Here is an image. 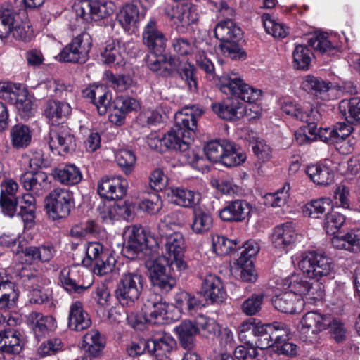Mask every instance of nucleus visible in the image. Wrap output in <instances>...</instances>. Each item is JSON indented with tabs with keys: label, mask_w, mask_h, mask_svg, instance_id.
Wrapping results in <instances>:
<instances>
[{
	"label": "nucleus",
	"mask_w": 360,
	"mask_h": 360,
	"mask_svg": "<svg viewBox=\"0 0 360 360\" xmlns=\"http://www.w3.org/2000/svg\"><path fill=\"white\" fill-rule=\"evenodd\" d=\"M165 240L162 255L148 261L146 265L152 285L167 293L176 284V272H184L188 264L184 259L186 246L183 233L174 232Z\"/></svg>",
	"instance_id": "obj_1"
},
{
	"label": "nucleus",
	"mask_w": 360,
	"mask_h": 360,
	"mask_svg": "<svg viewBox=\"0 0 360 360\" xmlns=\"http://www.w3.org/2000/svg\"><path fill=\"white\" fill-rule=\"evenodd\" d=\"M203 111L198 106L185 107L175 114V124L162 138L165 146L171 149L186 151L193 139L198 119Z\"/></svg>",
	"instance_id": "obj_2"
},
{
	"label": "nucleus",
	"mask_w": 360,
	"mask_h": 360,
	"mask_svg": "<svg viewBox=\"0 0 360 360\" xmlns=\"http://www.w3.org/2000/svg\"><path fill=\"white\" fill-rule=\"evenodd\" d=\"M298 328L301 333L305 335L317 334L329 329L331 337L337 342L346 339L347 329L341 321L316 311L305 314L300 321Z\"/></svg>",
	"instance_id": "obj_3"
},
{
	"label": "nucleus",
	"mask_w": 360,
	"mask_h": 360,
	"mask_svg": "<svg viewBox=\"0 0 360 360\" xmlns=\"http://www.w3.org/2000/svg\"><path fill=\"white\" fill-rule=\"evenodd\" d=\"M123 238L125 244L123 251L129 258L133 259L148 249L158 254L159 243L157 238L147 233L141 226L131 225L125 227Z\"/></svg>",
	"instance_id": "obj_4"
},
{
	"label": "nucleus",
	"mask_w": 360,
	"mask_h": 360,
	"mask_svg": "<svg viewBox=\"0 0 360 360\" xmlns=\"http://www.w3.org/2000/svg\"><path fill=\"white\" fill-rule=\"evenodd\" d=\"M298 266L304 275L316 281L330 276L334 269L331 258L314 251L302 255Z\"/></svg>",
	"instance_id": "obj_5"
},
{
	"label": "nucleus",
	"mask_w": 360,
	"mask_h": 360,
	"mask_svg": "<svg viewBox=\"0 0 360 360\" xmlns=\"http://www.w3.org/2000/svg\"><path fill=\"white\" fill-rule=\"evenodd\" d=\"M143 286L142 276L136 272H124L121 275L115 294L122 306L131 307L139 298Z\"/></svg>",
	"instance_id": "obj_6"
},
{
	"label": "nucleus",
	"mask_w": 360,
	"mask_h": 360,
	"mask_svg": "<svg viewBox=\"0 0 360 360\" xmlns=\"http://www.w3.org/2000/svg\"><path fill=\"white\" fill-rule=\"evenodd\" d=\"M74 205L73 193L66 188H56L46 198L47 213L53 220L68 217Z\"/></svg>",
	"instance_id": "obj_7"
},
{
	"label": "nucleus",
	"mask_w": 360,
	"mask_h": 360,
	"mask_svg": "<svg viewBox=\"0 0 360 360\" xmlns=\"http://www.w3.org/2000/svg\"><path fill=\"white\" fill-rule=\"evenodd\" d=\"M283 287L299 297L310 302L321 300L324 295V290L321 283H310L303 275L294 274L286 278Z\"/></svg>",
	"instance_id": "obj_8"
},
{
	"label": "nucleus",
	"mask_w": 360,
	"mask_h": 360,
	"mask_svg": "<svg viewBox=\"0 0 360 360\" xmlns=\"http://www.w3.org/2000/svg\"><path fill=\"white\" fill-rule=\"evenodd\" d=\"M92 46L91 35L83 32L65 46L56 58L60 62L84 63Z\"/></svg>",
	"instance_id": "obj_9"
},
{
	"label": "nucleus",
	"mask_w": 360,
	"mask_h": 360,
	"mask_svg": "<svg viewBox=\"0 0 360 360\" xmlns=\"http://www.w3.org/2000/svg\"><path fill=\"white\" fill-rule=\"evenodd\" d=\"M220 88L223 93L231 94L248 103H255L262 96L261 90L244 83L236 74L223 77Z\"/></svg>",
	"instance_id": "obj_10"
},
{
	"label": "nucleus",
	"mask_w": 360,
	"mask_h": 360,
	"mask_svg": "<svg viewBox=\"0 0 360 360\" xmlns=\"http://www.w3.org/2000/svg\"><path fill=\"white\" fill-rule=\"evenodd\" d=\"M173 308L174 306L163 301L160 295L150 293L143 302V317L146 323L160 324L169 319V312Z\"/></svg>",
	"instance_id": "obj_11"
},
{
	"label": "nucleus",
	"mask_w": 360,
	"mask_h": 360,
	"mask_svg": "<svg viewBox=\"0 0 360 360\" xmlns=\"http://www.w3.org/2000/svg\"><path fill=\"white\" fill-rule=\"evenodd\" d=\"M115 8V4L111 1L91 0H80L74 6L77 16L85 21L105 18L114 13Z\"/></svg>",
	"instance_id": "obj_12"
},
{
	"label": "nucleus",
	"mask_w": 360,
	"mask_h": 360,
	"mask_svg": "<svg viewBox=\"0 0 360 360\" xmlns=\"http://www.w3.org/2000/svg\"><path fill=\"white\" fill-rule=\"evenodd\" d=\"M165 15L176 25V29L181 30L198 20L195 9L191 4L174 2L168 4L164 10Z\"/></svg>",
	"instance_id": "obj_13"
},
{
	"label": "nucleus",
	"mask_w": 360,
	"mask_h": 360,
	"mask_svg": "<svg viewBox=\"0 0 360 360\" xmlns=\"http://www.w3.org/2000/svg\"><path fill=\"white\" fill-rule=\"evenodd\" d=\"M47 142L50 150L57 155H65L75 150L76 146L74 135L64 127L51 129Z\"/></svg>",
	"instance_id": "obj_14"
},
{
	"label": "nucleus",
	"mask_w": 360,
	"mask_h": 360,
	"mask_svg": "<svg viewBox=\"0 0 360 360\" xmlns=\"http://www.w3.org/2000/svg\"><path fill=\"white\" fill-rule=\"evenodd\" d=\"M127 185V181L121 176H105L98 181L97 191L108 200H120L126 195Z\"/></svg>",
	"instance_id": "obj_15"
},
{
	"label": "nucleus",
	"mask_w": 360,
	"mask_h": 360,
	"mask_svg": "<svg viewBox=\"0 0 360 360\" xmlns=\"http://www.w3.org/2000/svg\"><path fill=\"white\" fill-rule=\"evenodd\" d=\"M131 44L129 41L124 42L118 39L106 41L100 51L101 61L107 65L123 66Z\"/></svg>",
	"instance_id": "obj_16"
},
{
	"label": "nucleus",
	"mask_w": 360,
	"mask_h": 360,
	"mask_svg": "<svg viewBox=\"0 0 360 360\" xmlns=\"http://www.w3.org/2000/svg\"><path fill=\"white\" fill-rule=\"evenodd\" d=\"M143 44L150 51L163 53L166 48L167 38L158 27L157 22L150 19L142 33Z\"/></svg>",
	"instance_id": "obj_17"
},
{
	"label": "nucleus",
	"mask_w": 360,
	"mask_h": 360,
	"mask_svg": "<svg viewBox=\"0 0 360 360\" xmlns=\"http://www.w3.org/2000/svg\"><path fill=\"white\" fill-rule=\"evenodd\" d=\"M27 323L32 330L36 338L40 340L57 327L56 319L50 315L44 316L40 312L32 311L27 316Z\"/></svg>",
	"instance_id": "obj_18"
},
{
	"label": "nucleus",
	"mask_w": 360,
	"mask_h": 360,
	"mask_svg": "<svg viewBox=\"0 0 360 360\" xmlns=\"http://www.w3.org/2000/svg\"><path fill=\"white\" fill-rule=\"evenodd\" d=\"M83 95L91 101L99 115H105L110 109L112 98L105 86H90L83 91Z\"/></svg>",
	"instance_id": "obj_19"
},
{
	"label": "nucleus",
	"mask_w": 360,
	"mask_h": 360,
	"mask_svg": "<svg viewBox=\"0 0 360 360\" xmlns=\"http://www.w3.org/2000/svg\"><path fill=\"white\" fill-rule=\"evenodd\" d=\"M212 109L219 117L229 121H234L243 117L245 106L238 98H227L212 105Z\"/></svg>",
	"instance_id": "obj_20"
},
{
	"label": "nucleus",
	"mask_w": 360,
	"mask_h": 360,
	"mask_svg": "<svg viewBox=\"0 0 360 360\" xmlns=\"http://www.w3.org/2000/svg\"><path fill=\"white\" fill-rule=\"evenodd\" d=\"M250 212V205L245 200H235L226 203L220 210L219 217L224 221H242Z\"/></svg>",
	"instance_id": "obj_21"
},
{
	"label": "nucleus",
	"mask_w": 360,
	"mask_h": 360,
	"mask_svg": "<svg viewBox=\"0 0 360 360\" xmlns=\"http://www.w3.org/2000/svg\"><path fill=\"white\" fill-rule=\"evenodd\" d=\"M22 186L34 195H42L48 185V175L41 171L26 172L21 174Z\"/></svg>",
	"instance_id": "obj_22"
},
{
	"label": "nucleus",
	"mask_w": 360,
	"mask_h": 360,
	"mask_svg": "<svg viewBox=\"0 0 360 360\" xmlns=\"http://www.w3.org/2000/svg\"><path fill=\"white\" fill-rule=\"evenodd\" d=\"M24 338L22 333L14 328L0 331V349L8 354H18L22 349Z\"/></svg>",
	"instance_id": "obj_23"
},
{
	"label": "nucleus",
	"mask_w": 360,
	"mask_h": 360,
	"mask_svg": "<svg viewBox=\"0 0 360 360\" xmlns=\"http://www.w3.org/2000/svg\"><path fill=\"white\" fill-rule=\"evenodd\" d=\"M91 325V318L84 309L83 304L78 300L72 302L68 314V328L72 330L81 332L89 328Z\"/></svg>",
	"instance_id": "obj_24"
},
{
	"label": "nucleus",
	"mask_w": 360,
	"mask_h": 360,
	"mask_svg": "<svg viewBox=\"0 0 360 360\" xmlns=\"http://www.w3.org/2000/svg\"><path fill=\"white\" fill-rule=\"evenodd\" d=\"M59 280L64 289L70 293H82L89 286H85L77 266L64 267L60 273Z\"/></svg>",
	"instance_id": "obj_25"
},
{
	"label": "nucleus",
	"mask_w": 360,
	"mask_h": 360,
	"mask_svg": "<svg viewBox=\"0 0 360 360\" xmlns=\"http://www.w3.org/2000/svg\"><path fill=\"white\" fill-rule=\"evenodd\" d=\"M150 354L155 356L159 360L169 357L176 347L174 338L168 333H161L149 340Z\"/></svg>",
	"instance_id": "obj_26"
},
{
	"label": "nucleus",
	"mask_w": 360,
	"mask_h": 360,
	"mask_svg": "<svg viewBox=\"0 0 360 360\" xmlns=\"http://www.w3.org/2000/svg\"><path fill=\"white\" fill-rule=\"evenodd\" d=\"M71 112V106L66 102L49 100L44 104V114L52 124L63 122L70 115Z\"/></svg>",
	"instance_id": "obj_27"
},
{
	"label": "nucleus",
	"mask_w": 360,
	"mask_h": 360,
	"mask_svg": "<svg viewBox=\"0 0 360 360\" xmlns=\"http://www.w3.org/2000/svg\"><path fill=\"white\" fill-rule=\"evenodd\" d=\"M272 302L278 311L285 314H294L303 310L305 301L292 292H285L276 296Z\"/></svg>",
	"instance_id": "obj_28"
},
{
	"label": "nucleus",
	"mask_w": 360,
	"mask_h": 360,
	"mask_svg": "<svg viewBox=\"0 0 360 360\" xmlns=\"http://www.w3.org/2000/svg\"><path fill=\"white\" fill-rule=\"evenodd\" d=\"M296 237L294 226L287 223L274 228L271 234V243L276 248L284 250L295 241Z\"/></svg>",
	"instance_id": "obj_29"
},
{
	"label": "nucleus",
	"mask_w": 360,
	"mask_h": 360,
	"mask_svg": "<svg viewBox=\"0 0 360 360\" xmlns=\"http://www.w3.org/2000/svg\"><path fill=\"white\" fill-rule=\"evenodd\" d=\"M201 292L204 297L211 302L221 301L226 295L221 279L214 274L205 276L202 281Z\"/></svg>",
	"instance_id": "obj_30"
},
{
	"label": "nucleus",
	"mask_w": 360,
	"mask_h": 360,
	"mask_svg": "<svg viewBox=\"0 0 360 360\" xmlns=\"http://www.w3.org/2000/svg\"><path fill=\"white\" fill-rule=\"evenodd\" d=\"M281 108L286 115L300 121L312 120L316 118L315 116L318 115V111L315 108L312 107L302 108L290 99L282 101Z\"/></svg>",
	"instance_id": "obj_31"
},
{
	"label": "nucleus",
	"mask_w": 360,
	"mask_h": 360,
	"mask_svg": "<svg viewBox=\"0 0 360 360\" xmlns=\"http://www.w3.org/2000/svg\"><path fill=\"white\" fill-rule=\"evenodd\" d=\"M213 219L211 214L206 210L195 207L193 210L191 229L197 235H203L212 229Z\"/></svg>",
	"instance_id": "obj_32"
},
{
	"label": "nucleus",
	"mask_w": 360,
	"mask_h": 360,
	"mask_svg": "<svg viewBox=\"0 0 360 360\" xmlns=\"http://www.w3.org/2000/svg\"><path fill=\"white\" fill-rule=\"evenodd\" d=\"M301 86L304 91L311 92L323 100L330 98L328 92L332 89V84L320 77L310 75H307L304 77Z\"/></svg>",
	"instance_id": "obj_33"
},
{
	"label": "nucleus",
	"mask_w": 360,
	"mask_h": 360,
	"mask_svg": "<svg viewBox=\"0 0 360 360\" xmlns=\"http://www.w3.org/2000/svg\"><path fill=\"white\" fill-rule=\"evenodd\" d=\"M242 30L231 19H226L219 22L214 30L216 37L223 42L236 41L242 37Z\"/></svg>",
	"instance_id": "obj_34"
},
{
	"label": "nucleus",
	"mask_w": 360,
	"mask_h": 360,
	"mask_svg": "<svg viewBox=\"0 0 360 360\" xmlns=\"http://www.w3.org/2000/svg\"><path fill=\"white\" fill-rule=\"evenodd\" d=\"M331 243L337 249L357 251L360 248V229H352L342 236H333Z\"/></svg>",
	"instance_id": "obj_35"
},
{
	"label": "nucleus",
	"mask_w": 360,
	"mask_h": 360,
	"mask_svg": "<svg viewBox=\"0 0 360 360\" xmlns=\"http://www.w3.org/2000/svg\"><path fill=\"white\" fill-rule=\"evenodd\" d=\"M175 331L181 345L187 350H191L195 346V335L198 333L196 325L190 321H184L175 328Z\"/></svg>",
	"instance_id": "obj_36"
},
{
	"label": "nucleus",
	"mask_w": 360,
	"mask_h": 360,
	"mask_svg": "<svg viewBox=\"0 0 360 360\" xmlns=\"http://www.w3.org/2000/svg\"><path fill=\"white\" fill-rule=\"evenodd\" d=\"M105 339L96 329H91L83 337L82 349L93 356H96L105 347Z\"/></svg>",
	"instance_id": "obj_37"
},
{
	"label": "nucleus",
	"mask_w": 360,
	"mask_h": 360,
	"mask_svg": "<svg viewBox=\"0 0 360 360\" xmlns=\"http://www.w3.org/2000/svg\"><path fill=\"white\" fill-rule=\"evenodd\" d=\"M16 13L11 5L3 4L0 6V38H6L11 35L15 28Z\"/></svg>",
	"instance_id": "obj_38"
},
{
	"label": "nucleus",
	"mask_w": 360,
	"mask_h": 360,
	"mask_svg": "<svg viewBox=\"0 0 360 360\" xmlns=\"http://www.w3.org/2000/svg\"><path fill=\"white\" fill-rule=\"evenodd\" d=\"M306 173L310 179L317 185L327 186L334 179L332 170L323 165L315 164L307 167Z\"/></svg>",
	"instance_id": "obj_39"
},
{
	"label": "nucleus",
	"mask_w": 360,
	"mask_h": 360,
	"mask_svg": "<svg viewBox=\"0 0 360 360\" xmlns=\"http://www.w3.org/2000/svg\"><path fill=\"white\" fill-rule=\"evenodd\" d=\"M172 198L176 205L184 207H193L200 201V193L182 187L171 190Z\"/></svg>",
	"instance_id": "obj_40"
},
{
	"label": "nucleus",
	"mask_w": 360,
	"mask_h": 360,
	"mask_svg": "<svg viewBox=\"0 0 360 360\" xmlns=\"http://www.w3.org/2000/svg\"><path fill=\"white\" fill-rule=\"evenodd\" d=\"M10 139L14 148L24 149L27 148L31 143L32 132L27 126L16 124L11 129Z\"/></svg>",
	"instance_id": "obj_41"
},
{
	"label": "nucleus",
	"mask_w": 360,
	"mask_h": 360,
	"mask_svg": "<svg viewBox=\"0 0 360 360\" xmlns=\"http://www.w3.org/2000/svg\"><path fill=\"white\" fill-rule=\"evenodd\" d=\"M223 153L221 163L228 167L238 166L246 159L245 154L240 151L238 146L228 140L225 142Z\"/></svg>",
	"instance_id": "obj_42"
},
{
	"label": "nucleus",
	"mask_w": 360,
	"mask_h": 360,
	"mask_svg": "<svg viewBox=\"0 0 360 360\" xmlns=\"http://www.w3.org/2000/svg\"><path fill=\"white\" fill-rule=\"evenodd\" d=\"M55 179L63 184L75 185L82 179L80 169L75 165H67L54 170Z\"/></svg>",
	"instance_id": "obj_43"
},
{
	"label": "nucleus",
	"mask_w": 360,
	"mask_h": 360,
	"mask_svg": "<svg viewBox=\"0 0 360 360\" xmlns=\"http://www.w3.org/2000/svg\"><path fill=\"white\" fill-rule=\"evenodd\" d=\"M196 326L202 336L210 340H214L221 333V328L217 321L203 315L197 317Z\"/></svg>",
	"instance_id": "obj_44"
},
{
	"label": "nucleus",
	"mask_w": 360,
	"mask_h": 360,
	"mask_svg": "<svg viewBox=\"0 0 360 360\" xmlns=\"http://www.w3.org/2000/svg\"><path fill=\"white\" fill-rule=\"evenodd\" d=\"M339 109L348 122L360 123V98L341 101Z\"/></svg>",
	"instance_id": "obj_45"
},
{
	"label": "nucleus",
	"mask_w": 360,
	"mask_h": 360,
	"mask_svg": "<svg viewBox=\"0 0 360 360\" xmlns=\"http://www.w3.org/2000/svg\"><path fill=\"white\" fill-rule=\"evenodd\" d=\"M262 18L266 32L274 37L283 39L289 34V27L278 20L273 18L269 14L264 13Z\"/></svg>",
	"instance_id": "obj_46"
},
{
	"label": "nucleus",
	"mask_w": 360,
	"mask_h": 360,
	"mask_svg": "<svg viewBox=\"0 0 360 360\" xmlns=\"http://www.w3.org/2000/svg\"><path fill=\"white\" fill-rule=\"evenodd\" d=\"M139 12L138 7L131 4L125 5L117 14V20L125 30H130L139 20Z\"/></svg>",
	"instance_id": "obj_47"
},
{
	"label": "nucleus",
	"mask_w": 360,
	"mask_h": 360,
	"mask_svg": "<svg viewBox=\"0 0 360 360\" xmlns=\"http://www.w3.org/2000/svg\"><path fill=\"white\" fill-rule=\"evenodd\" d=\"M15 94V98L9 101L8 103L15 105L22 116H29L32 109V103L27 97V91L25 89H21L20 85L18 84Z\"/></svg>",
	"instance_id": "obj_48"
},
{
	"label": "nucleus",
	"mask_w": 360,
	"mask_h": 360,
	"mask_svg": "<svg viewBox=\"0 0 360 360\" xmlns=\"http://www.w3.org/2000/svg\"><path fill=\"white\" fill-rule=\"evenodd\" d=\"M115 160L125 174H131L136 162L134 153L128 149H121L115 153Z\"/></svg>",
	"instance_id": "obj_49"
},
{
	"label": "nucleus",
	"mask_w": 360,
	"mask_h": 360,
	"mask_svg": "<svg viewBox=\"0 0 360 360\" xmlns=\"http://www.w3.org/2000/svg\"><path fill=\"white\" fill-rule=\"evenodd\" d=\"M290 185L285 183L283 187L274 193H267L264 197V203L266 206L280 207L283 206L289 197Z\"/></svg>",
	"instance_id": "obj_50"
},
{
	"label": "nucleus",
	"mask_w": 360,
	"mask_h": 360,
	"mask_svg": "<svg viewBox=\"0 0 360 360\" xmlns=\"http://www.w3.org/2000/svg\"><path fill=\"white\" fill-rule=\"evenodd\" d=\"M211 185L219 192L233 195L240 191V188L233 183L232 179L227 175H219L211 179Z\"/></svg>",
	"instance_id": "obj_51"
},
{
	"label": "nucleus",
	"mask_w": 360,
	"mask_h": 360,
	"mask_svg": "<svg viewBox=\"0 0 360 360\" xmlns=\"http://www.w3.org/2000/svg\"><path fill=\"white\" fill-rule=\"evenodd\" d=\"M166 55L160 52L151 51L148 56L146 60L148 68L153 71L158 72L159 75L167 77L169 70L168 67L165 65Z\"/></svg>",
	"instance_id": "obj_52"
},
{
	"label": "nucleus",
	"mask_w": 360,
	"mask_h": 360,
	"mask_svg": "<svg viewBox=\"0 0 360 360\" xmlns=\"http://www.w3.org/2000/svg\"><path fill=\"white\" fill-rule=\"evenodd\" d=\"M270 324H260L255 336L253 344L255 347L264 349L274 346L272 330Z\"/></svg>",
	"instance_id": "obj_53"
},
{
	"label": "nucleus",
	"mask_w": 360,
	"mask_h": 360,
	"mask_svg": "<svg viewBox=\"0 0 360 360\" xmlns=\"http://www.w3.org/2000/svg\"><path fill=\"white\" fill-rule=\"evenodd\" d=\"M311 51L304 45L298 44L293 52V62L295 68L299 70H307L311 62Z\"/></svg>",
	"instance_id": "obj_54"
},
{
	"label": "nucleus",
	"mask_w": 360,
	"mask_h": 360,
	"mask_svg": "<svg viewBox=\"0 0 360 360\" xmlns=\"http://www.w3.org/2000/svg\"><path fill=\"white\" fill-rule=\"evenodd\" d=\"M212 244L213 251L219 255H228L237 245L236 241L218 234L212 235Z\"/></svg>",
	"instance_id": "obj_55"
},
{
	"label": "nucleus",
	"mask_w": 360,
	"mask_h": 360,
	"mask_svg": "<svg viewBox=\"0 0 360 360\" xmlns=\"http://www.w3.org/2000/svg\"><path fill=\"white\" fill-rule=\"evenodd\" d=\"M226 139L221 141H212L208 142L204 147L205 154L207 158L212 162H220L223 158Z\"/></svg>",
	"instance_id": "obj_56"
},
{
	"label": "nucleus",
	"mask_w": 360,
	"mask_h": 360,
	"mask_svg": "<svg viewBox=\"0 0 360 360\" xmlns=\"http://www.w3.org/2000/svg\"><path fill=\"white\" fill-rule=\"evenodd\" d=\"M345 222V217L339 212H331L326 215L323 227L329 235L337 233Z\"/></svg>",
	"instance_id": "obj_57"
},
{
	"label": "nucleus",
	"mask_w": 360,
	"mask_h": 360,
	"mask_svg": "<svg viewBox=\"0 0 360 360\" xmlns=\"http://www.w3.org/2000/svg\"><path fill=\"white\" fill-rule=\"evenodd\" d=\"M259 326H260V324L256 322L255 319L250 318L243 321L238 328L240 340L245 344L253 342V340H251V337L255 338L256 333H257Z\"/></svg>",
	"instance_id": "obj_58"
},
{
	"label": "nucleus",
	"mask_w": 360,
	"mask_h": 360,
	"mask_svg": "<svg viewBox=\"0 0 360 360\" xmlns=\"http://www.w3.org/2000/svg\"><path fill=\"white\" fill-rule=\"evenodd\" d=\"M330 206V200L329 198H321L312 200L305 206L304 212L312 218H319L327 209Z\"/></svg>",
	"instance_id": "obj_59"
},
{
	"label": "nucleus",
	"mask_w": 360,
	"mask_h": 360,
	"mask_svg": "<svg viewBox=\"0 0 360 360\" xmlns=\"http://www.w3.org/2000/svg\"><path fill=\"white\" fill-rule=\"evenodd\" d=\"M172 47L179 56H186L195 54L200 46L195 44L188 39L178 37L172 40Z\"/></svg>",
	"instance_id": "obj_60"
},
{
	"label": "nucleus",
	"mask_w": 360,
	"mask_h": 360,
	"mask_svg": "<svg viewBox=\"0 0 360 360\" xmlns=\"http://www.w3.org/2000/svg\"><path fill=\"white\" fill-rule=\"evenodd\" d=\"M108 84L113 89L122 91L127 90L131 84L132 79L126 75H115L110 71L105 72Z\"/></svg>",
	"instance_id": "obj_61"
},
{
	"label": "nucleus",
	"mask_w": 360,
	"mask_h": 360,
	"mask_svg": "<svg viewBox=\"0 0 360 360\" xmlns=\"http://www.w3.org/2000/svg\"><path fill=\"white\" fill-rule=\"evenodd\" d=\"M263 300L264 295L262 293L252 294L241 304L242 311L247 316L257 314L262 309Z\"/></svg>",
	"instance_id": "obj_62"
},
{
	"label": "nucleus",
	"mask_w": 360,
	"mask_h": 360,
	"mask_svg": "<svg viewBox=\"0 0 360 360\" xmlns=\"http://www.w3.org/2000/svg\"><path fill=\"white\" fill-rule=\"evenodd\" d=\"M116 259L115 257L109 251L94 264V272L100 276L110 273L113 271Z\"/></svg>",
	"instance_id": "obj_63"
},
{
	"label": "nucleus",
	"mask_w": 360,
	"mask_h": 360,
	"mask_svg": "<svg viewBox=\"0 0 360 360\" xmlns=\"http://www.w3.org/2000/svg\"><path fill=\"white\" fill-rule=\"evenodd\" d=\"M0 309H10L16 305L18 299V292L15 283L13 286L7 287L0 292Z\"/></svg>",
	"instance_id": "obj_64"
}]
</instances>
